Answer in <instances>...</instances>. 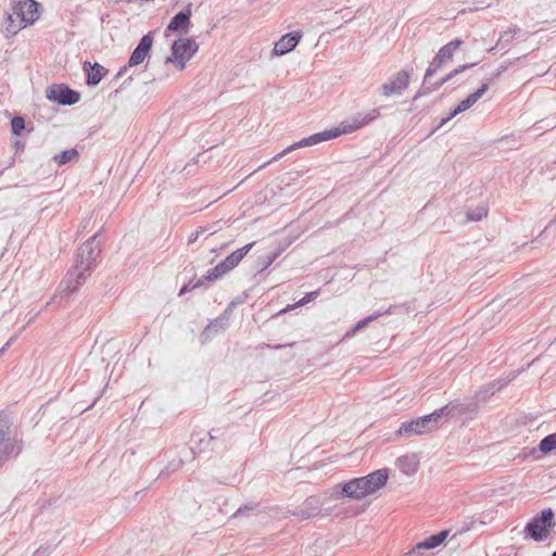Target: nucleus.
Masks as SVG:
<instances>
[{"mask_svg":"<svg viewBox=\"0 0 556 556\" xmlns=\"http://www.w3.org/2000/svg\"><path fill=\"white\" fill-rule=\"evenodd\" d=\"M198 50L199 46L194 39L179 38L173 42L172 53L165 59V63L173 64L177 71L181 72Z\"/></svg>","mask_w":556,"mask_h":556,"instance_id":"423d86ee","label":"nucleus"},{"mask_svg":"<svg viewBox=\"0 0 556 556\" xmlns=\"http://www.w3.org/2000/svg\"><path fill=\"white\" fill-rule=\"evenodd\" d=\"M153 45V37L150 34L144 35L140 41L139 45L136 47V49L132 51L129 61L128 66H137L141 64L147 56L149 55L151 48Z\"/></svg>","mask_w":556,"mask_h":556,"instance_id":"4468645a","label":"nucleus"},{"mask_svg":"<svg viewBox=\"0 0 556 556\" xmlns=\"http://www.w3.org/2000/svg\"><path fill=\"white\" fill-rule=\"evenodd\" d=\"M477 63H472V64H463V65H459L458 67L454 68L453 71H451L445 77L441 78L440 80H438L437 83H434L433 85H429L428 84V80L429 78L437 72V70L439 68L438 67V63L437 62H432V64L427 68L426 71V74H425V78H424V83H422V86L420 88V90L417 92L416 94V98L418 97H422L425 94H428L437 89H439L443 84H445L446 81H448L450 79L454 78L456 75L465 72L466 70L475 66Z\"/></svg>","mask_w":556,"mask_h":556,"instance_id":"1a4fd4ad","label":"nucleus"},{"mask_svg":"<svg viewBox=\"0 0 556 556\" xmlns=\"http://www.w3.org/2000/svg\"><path fill=\"white\" fill-rule=\"evenodd\" d=\"M317 295H318V291L308 292L305 296H303L295 304L288 305L282 312H288V311H291V309H293L295 307L303 306V305L307 304L308 302L313 301L314 299H316Z\"/></svg>","mask_w":556,"mask_h":556,"instance_id":"a878e982","label":"nucleus"},{"mask_svg":"<svg viewBox=\"0 0 556 556\" xmlns=\"http://www.w3.org/2000/svg\"><path fill=\"white\" fill-rule=\"evenodd\" d=\"M554 527V513L551 508H546L527 523L525 533L526 536L531 538L535 542H544L548 539Z\"/></svg>","mask_w":556,"mask_h":556,"instance_id":"0eeeda50","label":"nucleus"},{"mask_svg":"<svg viewBox=\"0 0 556 556\" xmlns=\"http://www.w3.org/2000/svg\"><path fill=\"white\" fill-rule=\"evenodd\" d=\"M380 113L378 109H371L368 112H358L354 115L342 121L337 127L324 130L321 132L314 134L309 137L303 138L302 140L291 144L290 147L282 150L276 156H274L266 164L271 162H276L288 153L300 149L319 144L324 141L332 140L338 138L341 135L352 134L369 123L376 121L379 117Z\"/></svg>","mask_w":556,"mask_h":556,"instance_id":"f257e3e1","label":"nucleus"},{"mask_svg":"<svg viewBox=\"0 0 556 556\" xmlns=\"http://www.w3.org/2000/svg\"><path fill=\"white\" fill-rule=\"evenodd\" d=\"M396 467L405 476H414L419 469V459L416 454H405L396 459Z\"/></svg>","mask_w":556,"mask_h":556,"instance_id":"f3484780","label":"nucleus"},{"mask_svg":"<svg viewBox=\"0 0 556 556\" xmlns=\"http://www.w3.org/2000/svg\"><path fill=\"white\" fill-rule=\"evenodd\" d=\"M488 89L489 83L483 81L482 85L475 92L470 93L466 99L458 103V105L451 112L450 116L445 121H448L456 116L457 114L470 109L473 104L477 103L479 99L483 97Z\"/></svg>","mask_w":556,"mask_h":556,"instance_id":"2eb2a0df","label":"nucleus"},{"mask_svg":"<svg viewBox=\"0 0 556 556\" xmlns=\"http://www.w3.org/2000/svg\"><path fill=\"white\" fill-rule=\"evenodd\" d=\"M539 448L543 454L556 451V433H552L541 440Z\"/></svg>","mask_w":556,"mask_h":556,"instance_id":"4be33fe9","label":"nucleus"},{"mask_svg":"<svg viewBox=\"0 0 556 556\" xmlns=\"http://www.w3.org/2000/svg\"><path fill=\"white\" fill-rule=\"evenodd\" d=\"M15 340V337H12L0 350V355L4 353V351L12 344V342Z\"/></svg>","mask_w":556,"mask_h":556,"instance_id":"c85d7f7f","label":"nucleus"},{"mask_svg":"<svg viewBox=\"0 0 556 556\" xmlns=\"http://www.w3.org/2000/svg\"><path fill=\"white\" fill-rule=\"evenodd\" d=\"M84 70L87 72V84L89 86H97L108 73L99 63L91 64L88 61L84 62Z\"/></svg>","mask_w":556,"mask_h":556,"instance_id":"a211bd4d","label":"nucleus"},{"mask_svg":"<svg viewBox=\"0 0 556 556\" xmlns=\"http://www.w3.org/2000/svg\"><path fill=\"white\" fill-rule=\"evenodd\" d=\"M253 244L254 242L238 249L237 251L229 254L224 261H222L229 271L233 269L243 260V257L252 249Z\"/></svg>","mask_w":556,"mask_h":556,"instance_id":"aec40b11","label":"nucleus"},{"mask_svg":"<svg viewBox=\"0 0 556 556\" xmlns=\"http://www.w3.org/2000/svg\"><path fill=\"white\" fill-rule=\"evenodd\" d=\"M99 255L100 248L99 244L96 242V236H92L90 239L84 242L78 250L75 271L72 274L76 276L74 281L68 279L64 283H62L60 286V292L65 294L74 293L79 288V286H81L85 282V273L96 267V262Z\"/></svg>","mask_w":556,"mask_h":556,"instance_id":"7ed1b4c3","label":"nucleus"},{"mask_svg":"<svg viewBox=\"0 0 556 556\" xmlns=\"http://www.w3.org/2000/svg\"><path fill=\"white\" fill-rule=\"evenodd\" d=\"M228 271L229 270L227 267L223 264V262H220L214 268L207 271L206 276H204V279L207 281H213L223 277Z\"/></svg>","mask_w":556,"mask_h":556,"instance_id":"5701e85b","label":"nucleus"},{"mask_svg":"<svg viewBox=\"0 0 556 556\" xmlns=\"http://www.w3.org/2000/svg\"><path fill=\"white\" fill-rule=\"evenodd\" d=\"M448 536V531L443 530L437 534L427 538L425 541L417 543L409 551L403 553L401 556H424L427 551L433 549L441 545Z\"/></svg>","mask_w":556,"mask_h":556,"instance_id":"9b49d317","label":"nucleus"},{"mask_svg":"<svg viewBox=\"0 0 556 556\" xmlns=\"http://www.w3.org/2000/svg\"><path fill=\"white\" fill-rule=\"evenodd\" d=\"M463 41L460 39H455L443 46L437 56L434 58V62L438 63V67H441L446 61L452 60L454 52L462 46Z\"/></svg>","mask_w":556,"mask_h":556,"instance_id":"6ab92c4d","label":"nucleus"},{"mask_svg":"<svg viewBox=\"0 0 556 556\" xmlns=\"http://www.w3.org/2000/svg\"><path fill=\"white\" fill-rule=\"evenodd\" d=\"M388 479V470L379 469L365 477L352 479L346 483L336 484L326 495L334 500L341 496H348L352 500H363L384 486Z\"/></svg>","mask_w":556,"mask_h":556,"instance_id":"f03ea898","label":"nucleus"},{"mask_svg":"<svg viewBox=\"0 0 556 556\" xmlns=\"http://www.w3.org/2000/svg\"><path fill=\"white\" fill-rule=\"evenodd\" d=\"M20 451L21 445L12 434L8 417L0 414V466L11 456L17 455Z\"/></svg>","mask_w":556,"mask_h":556,"instance_id":"6e6552de","label":"nucleus"},{"mask_svg":"<svg viewBox=\"0 0 556 556\" xmlns=\"http://www.w3.org/2000/svg\"><path fill=\"white\" fill-rule=\"evenodd\" d=\"M76 156H77V151L75 149H70V150H65V151L61 152L60 154H56L54 156V161L59 165H63V164L71 162Z\"/></svg>","mask_w":556,"mask_h":556,"instance_id":"393cba45","label":"nucleus"},{"mask_svg":"<svg viewBox=\"0 0 556 556\" xmlns=\"http://www.w3.org/2000/svg\"><path fill=\"white\" fill-rule=\"evenodd\" d=\"M47 98L60 104H74L79 100V94L63 85H52L47 90Z\"/></svg>","mask_w":556,"mask_h":556,"instance_id":"ddd939ff","label":"nucleus"},{"mask_svg":"<svg viewBox=\"0 0 556 556\" xmlns=\"http://www.w3.org/2000/svg\"><path fill=\"white\" fill-rule=\"evenodd\" d=\"M190 16L191 11H181L177 13L169 22L166 28V36H168L169 31H182L184 34H187L190 26Z\"/></svg>","mask_w":556,"mask_h":556,"instance_id":"dca6fc26","label":"nucleus"},{"mask_svg":"<svg viewBox=\"0 0 556 556\" xmlns=\"http://www.w3.org/2000/svg\"><path fill=\"white\" fill-rule=\"evenodd\" d=\"M410 76L407 71H400L390 77L382 86L381 92L386 98L400 96L408 87Z\"/></svg>","mask_w":556,"mask_h":556,"instance_id":"9d476101","label":"nucleus"},{"mask_svg":"<svg viewBox=\"0 0 556 556\" xmlns=\"http://www.w3.org/2000/svg\"><path fill=\"white\" fill-rule=\"evenodd\" d=\"M519 31V28L516 26L508 27L506 30L502 31L500 38L497 40V46L507 45L510 42L516 34Z\"/></svg>","mask_w":556,"mask_h":556,"instance_id":"b1692460","label":"nucleus"},{"mask_svg":"<svg viewBox=\"0 0 556 556\" xmlns=\"http://www.w3.org/2000/svg\"><path fill=\"white\" fill-rule=\"evenodd\" d=\"M552 556H556V551L553 553V555H552Z\"/></svg>","mask_w":556,"mask_h":556,"instance_id":"7c9ffc66","label":"nucleus"},{"mask_svg":"<svg viewBox=\"0 0 556 556\" xmlns=\"http://www.w3.org/2000/svg\"><path fill=\"white\" fill-rule=\"evenodd\" d=\"M446 413L447 407H443L432 414L404 421L396 433L397 435L405 438L428 433L438 428L442 416Z\"/></svg>","mask_w":556,"mask_h":556,"instance_id":"39448f33","label":"nucleus"},{"mask_svg":"<svg viewBox=\"0 0 556 556\" xmlns=\"http://www.w3.org/2000/svg\"><path fill=\"white\" fill-rule=\"evenodd\" d=\"M39 3L35 0H21L12 5V13L7 14L3 21V30L7 36H14L23 28L34 25L40 14Z\"/></svg>","mask_w":556,"mask_h":556,"instance_id":"20e7f679","label":"nucleus"},{"mask_svg":"<svg viewBox=\"0 0 556 556\" xmlns=\"http://www.w3.org/2000/svg\"><path fill=\"white\" fill-rule=\"evenodd\" d=\"M382 315L381 312H377L362 320H359L352 329L345 332L343 339H350L355 336V333L365 327H367L371 321L376 320Z\"/></svg>","mask_w":556,"mask_h":556,"instance_id":"412c9836","label":"nucleus"},{"mask_svg":"<svg viewBox=\"0 0 556 556\" xmlns=\"http://www.w3.org/2000/svg\"><path fill=\"white\" fill-rule=\"evenodd\" d=\"M302 39V33L293 31L283 35L274 46L271 58L282 56L295 49Z\"/></svg>","mask_w":556,"mask_h":556,"instance_id":"f8f14e48","label":"nucleus"},{"mask_svg":"<svg viewBox=\"0 0 556 556\" xmlns=\"http://www.w3.org/2000/svg\"><path fill=\"white\" fill-rule=\"evenodd\" d=\"M11 128L13 134L20 135L21 131L25 128V121L23 117L16 116L11 121Z\"/></svg>","mask_w":556,"mask_h":556,"instance_id":"bb28decb","label":"nucleus"},{"mask_svg":"<svg viewBox=\"0 0 556 556\" xmlns=\"http://www.w3.org/2000/svg\"><path fill=\"white\" fill-rule=\"evenodd\" d=\"M485 215H486L485 207L480 206L475 212L468 213V218L470 220H480Z\"/></svg>","mask_w":556,"mask_h":556,"instance_id":"cd10ccee","label":"nucleus"},{"mask_svg":"<svg viewBox=\"0 0 556 556\" xmlns=\"http://www.w3.org/2000/svg\"><path fill=\"white\" fill-rule=\"evenodd\" d=\"M248 507H240L237 511H236V516L237 515H240L244 509H247Z\"/></svg>","mask_w":556,"mask_h":556,"instance_id":"c756f323","label":"nucleus"}]
</instances>
